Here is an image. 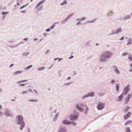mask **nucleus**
<instances>
[{"label": "nucleus", "instance_id": "nucleus-1", "mask_svg": "<svg viewBox=\"0 0 132 132\" xmlns=\"http://www.w3.org/2000/svg\"><path fill=\"white\" fill-rule=\"evenodd\" d=\"M16 118L18 119V124H21V126L20 127V129L22 130L25 126V123L24 121H23V117L21 116L18 115L17 116Z\"/></svg>", "mask_w": 132, "mask_h": 132}, {"label": "nucleus", "instance_id": "nucleus-2", "mask_svg": "<svg viewBox=\"0 0 132 132\" xmlns=\"http://www.w3.org/2000/svg\"><path fill=\"white\" fill-rule=\"evenodd\" d=\"M102 54L107 59L109 58L111 56L113 53H111L108 51H105L103 52Z\"/></svg>", "mask_w": 132, "mask_h": 132}, {"label": "nucleus", "instance_id": "nucleus-3", "mask_svg": "<svg viewBox=\"0 0 132 132\" xmlns=\"http://www.w3.org/2000/svg\"><path fill=\"white\" fill-rule=\"evenodd\" d=\"M129 85H128L124 88L123 89V92L122 94L123 95H127L129 90Z\"/></svg>", "mask_w": 132, "mask_h": 132}, {"label": "nucleus", "instance_id": "nucleus-4", "mask_svg": "<svg viewBox=\"0 0 132 132\" xmlns=\"http://www.w3.org/2000/svg\"><path fill=\"white\" fill-rule=\"evenodd\" d=\"M106 58L102 54L99 56V60L100 62H104L106 61Z\"/></svg>", "mask_w": 132, "mask_h": 132}, {"label": "nucleus", "instance_id": "nucleus-5", "mask_svg": "<svg viewBox=\"0 0 132 132\" xmlns=\"http://www.w3.org/2000/svg\"><path fill=\"white\" fill-rule=\"evenodd\" d=\"M131 96L132 98V94L131 95L130 94H128L127 95V98H126L125 100V104H127L129 101L130 97Z\"/></svg>", "mask_w": 132, "mask_h": 132}, {"label": "nucleus", "instance_id": "nucleus-6", "mask_svg": "<svg viewBox=\"0 0 132 132\" xmlns=\"http://www.w3.org/2000/svg\"><path fill=\"white\" fill-rule=\"evenodd\" d=\"M105 104L103 103H100L97 106V108L98 110H102L104 108Z\"/></svg>", "mask_w": 132, "mask_h": 132}, {"label": "nucleus", "instance_id": "nucleus-7", "mask_svg": "<svg viewBox=\"0 0 132 132\" xmlns=\"http://www.w3.org/2000/svg\"><path fill=\"white\" fill-rule=\"evenodd\" d=\"M78 117V116L77 115L72 114L70 116V119L71 120H75L77 119Z\"/></svg>", "mask_w": 132, "mask_h": 132}, {"label": "nucleus", "instance_id": "nucleus-8", "mask_svg": "<svg viewBox=\"0 0 132 132\" xmlns=\"http://www.w3.org/2000/svg\"><path fill=\"white\" fill-rule=\"evenodd\" d=\"M66 129L65 128L61 127H60L58 130L59 132H65Z\"/></svg>", "mask_w": 132, "mask_h": 132}, {"label": "nucleus", "instance_id": "nucleus-9", "mask_svg": "<svg viewBox=\"0 0 132 132\" xmlns=\"http://www.w3.org/2000/svg\"><path fill=\"white\" fill-rule=\"evenodd\" d=\"M131 113L130 112H128V113L126 115L123 116L124 119H127L130 115Z\"/></svg>", "mask_w": 132, "mask_h": 132}, {"label": "nucleus", "instance_id": "nucleus-10", "mask_svg": "<svg viewBox=\"0 0 132 132\" xmlns=\"http://www.w3.org/2000/svg\"><path fill=\"white\" fill-rule=\"evenodd\" d=\"M45 1V0L42 1L40 2H39L37 5V6L36 7V9L40 5L42 4Z\"/></svg>", "mask_w": 132, "mask_h": 132}, {"label": "nucleus", "instance_id": "nucleus-11", "mask_svg": "<svg viewBox=\"0 0 132 132\" xmlns=\"http://www.w3.org/2000/svg\"><path fill=\"white\" fill-rule=\"evenodd\" d=\"M76 108L79 111H82L84 110V109L82 108L79 106L78 104H77L76 105Z\"/></svg>", "mask_w": 132, "mask_h": 132}, {"label": "nucleus", "instance_id": "nucleus-12", "mask_svg": "<svg viewBox=\"0 0 132 132\" xmlns=\"http://www.w3.org/2000/svg\"><path fill=\"white\" fill-rule=\"evenodd\" d=\"M63 123L64 124L70 125L71 124V123L69 121L67 120H64L63 121Z\"/></svg>", "mask_w": 132, "mask_h": 132}, {"label": "nucleus", "instance_id": "nucleus-13", "mask_svg": "<svg viewBox=\"0 0 132 132\" xmlns=\"http://www.w3.org/2000/svg\"><path fill=\"white\" fill-rule=\"evenodd\" d=\"M123 95L122 94L119 96L118 97V99L119 101H121L123 97Z\"/></svg>", "mask_w": 132, "mask_h": 132}, {"label": "nucleus", "instance_id": "nucleus-14", "mask_svg": "<svg viewBox=\"0 0 132 132\" xmlns=\"http://www.w3.org/2000/svg\"><path fill=\"white\" fill-rule=\"evenodd\" d=\"M113 67L114 68V72H116L117 74H119V71L117 68L115 66L114 67Z\"/></svg>", "mask_w": 132, "mask_h": 132}, {"label": "nucleus", "instance_id": "nucleus-15", "mask_svg": "<svg viewBox=\"0 0 132 132\" xmlns=\"http://www.w3.org/2000/svg\"><path fill=\"white\" fill-rule=\"evenodd\" d=\"M22 72V71H16L14 72L13 75H18L19 74H20Z\"/></svg>", "mask_w": 132, "mask_h": 132}, {"label": "nucleus", "instance_id": "nucleus-16", "mask_svg": "<svg viewBox=\"0 0 132 132\" xmlns=\"http://www.w3.org/2000/svg\"><path fill=\"white\" fill-rule=\"evenodd\" d=\"M132 123V121L130 120L127 121L125 123V125Z\"/></svg>", "mask_w": 132, "mask_h": 132}, {"label": "nucleus", "instance_id": "nucleus-17", "mask_svg": "<svg viewBox=\"0 0 132 132\" xmlns=\"http://www.w3.org/2000/svg\"><path fill=\"white\" fill-rule=\"evenodd\" d=\"M121 31V28H119L116 31V34H118L119 32H120Z\"/></svg>", "mask_w": 132, "mask_h": 132}, {"label": "nucleus", "instance_id": "nucleus-18", "mask_svg": "<svg viewBox=\"0 0 132 132\" xmlns=\"http://www.w3.org/2000/svg\"><path fill=\"white\" fill-rule=\"evenodd\" d=\"M94 93L93 92H91L90 93H89L88 94V96H93L94 95Z\"/></svg>", "mask_w": 132, "mask_h": 132}, {"label": "nucleus", "instance_id": "nucleus-19", "mask_svg": "<svg viewBox=\"0 0 132 132\" xmlns=\"http://www.w3.org/2000/svg\"><path fill=\"white\" fill-rule=\"evenodd\" d=\"M130 108L128 106H127L126 108V109H124L123 110V111L124 112H125V113H126L128 110Z\"/></svg>", "mask_w": 132, "mask_h": 132}, {"label": "nucleus", "instance_id": "nucleus-20", "mask_svg": "<svg viewBox=\"0 0 132 132\" xmlns=\"http://www.w3.org/2000/svg\"><path fill=\"white\" fill-rule=\"evenodd\" d=\"M67 4V1H66L65 0H64L63 1V2L60 4V5H62L64 4Z\"/></svg>", "mask_w": 132, "mask_h": 132}, {"label": "nucleus", "instance_id": "nucleus-21", "mask_svg": "<svg viewBox=\"0 0 132 132\" xmlns=\"http://www.w3.org/2000/svg\"><path fill=\"white\" fill-rule=\"evenodd\" d=\"M116 90H117V92H118L119 90V85L118 84H116Z\"/></svg>", "mask_w": 132, "mask_h": 132}, {"label": "nucleus", "instance_id": "nucleus-22", "mask_svg": "<svg viewBox=\"0 0 132 132\" xmlns=\"http://www.w3.org/2000/svg\"><path fill=\"white\" fill-rule=\"evenodd\" d=\"M29 101L30 102H37L38 101V100H35V99H30L29 100Z\"/></svg>", "mask_w": 132, "mask_h": 132}, {"label": "nucleus", "instance_id": "nucleus-23", "mask_svg": "<svg viewBox=\"0 0 132 132\" xmlns=\"http://www.w3.org/2000/svg\"><path fill=\"white\" fill-rule=\"evenodd\" d=\"M73 14H70L68 15V16L66 18L65 20H67L70 17H71L73 15Z\"/></svg>", "mask_w": 132, "mask_h": 132}, {"label": "nucleus", "instance_id": "nucleus-24", "mask_svg": "<svg viewBox=\"0 0 132 132\" xmlns=\"http://www.w3.org/2000/svg\"><path fill=\"white\" fill-rule=\"evenodd\" d=\"M130 130L129 127L126 128V132H130Z\"/></svg>", "mask_w": 132, "mask_h": 132}, {"label": "nucleus", "instance_id": "nucleus-25", "mask_svg": "<svg viewBox=\"0 0 132 132\" xmlns=\"http://www.w3.org/2000/svg\"><path fill=\"white\" fill-rule=\"evenodd\" d=\"M130 16L129 15H127L124 18V19H128L130 18Z\"/></svg>", "mask_w": 132, "mask_h": 132}, {"label": "nucleus", "instance_id": "nucleus-26", "mask_svg": "<svg viewBox=\"0 0 132 132\" xmlns=\"http://www.w3.org/2000/svg\"><path fill=\"white\" fill-rule=\"evenodd\" d=\"M27 81V80H22L21 81H19L18 82V83H19L22 82H25L26 81Z\"/></svg>", "mask_w": 132, "mask_h": 132}, {"label": "nucleus", "instance_id": "nucleus-27", "mask_svg": "<svg viewBox=\"0 0 132 132\" xmlns=\"http://www.w3.org/2000/svg\"><path fill=\"white\" fill-rule=\"evenodd\" d=\"M85 17H83L82 18H81V19H77V20H80L81 21H83L84 20H85Z\"/></svg>", "mask_w": 132, "mask_h": 132}, {"label": "nucleus", "instance_id": "nucleus-28", "mask_svg": "<svg viewBox=\"0 0 132 132\" xmlns=\"http://www.w3.org/2000/svg\"><path fill=\"white\" fill-rule=\"evenodd\" d=\"M45 68V67H42L41 68H39L38 69V70H43Z\"/></svg>", "mask_w": 132, "mask_h": 132}, {"label": "nucleus", "instance_id": "nucleus-29", "mask_svg": "<svg viewBox=\"0 0 132 132\" xmlns=\"http://www.w3.org/2000/svg\"><path fill=\"white\" fill-rule=\"evenodd\" d=\"M8 13V12H2V14L3 15H5V14H7Z\"/></svg>", "mask_w": 132, "mask_h": 132}, {"label": "nucleus", "instance_id": "nucleus-30", "mask_svg": "<svg viewBox=\"0 0 132 132\" xmlns=\"http://www.w3.org/2000/svg\"><path fill=\"white\" fill-rule=\"evenodd\" d=\"M32 66V65H30L27 67V68H26L25 69H29Z\"/></svg>", "mask_w": 132, "mask_h": 132}, {"label": "nucleus", "instance_id": "nucleus-31", "mask_svg": "<svg viewBox=\"0 0 132 132\" xmlns=\"http://www.w3.org/2000/svg\"><path fill=\"white\" fill-rule=\"evenodd\" d=\"M128 58L130 61L132 60V58L131 56H129L128 57Z\"/></svg>", "mask_w": 132, "mask_h": 132}, {"label": "nucleus", "instance_id": "nucleus-32", "mask_svg": "<svg viewBox=\"0 0 132 132\" xmlns=\"http://www.w3.org/2000/svg\"><path fill=\"white\" fill-rule=\"evenodd\" d=\"M127 54H128L127 53L125 52V53H123L122 54V56H126V55H127Z\"/></svg>", "mask_w": 132, "mask_h": 132}, {"label": "nucleus", "instance_id": "nucleus-33", "mask_svg": "<svg viewBox=\"0 0 132 132\" xmlns=\"http://www.w3.org/2000/svg\"><path fill=\"white\" fill-rule=\"evenodd\" d=\"M71 124L74 125H75L76 124V123L74 122H72L71 123Z\"/></svg>", "mask_w": 132, "mask_h": 132}, {"label": "nucleus", "instance_id": "nucleus-34", "mask_svg": "<svg viewBox=\"0 0 132 132\" xmlns=\"http://www.w3.org/2000/svg\"><path fill=\"white\" fill-rule=\"evenodd\" d=\"M55 25L53 24L51 27V28L52 29H53L55 27Z\"/></svg>", "mask_w": 132, "mask_h": 132}, {"label": "nucleus", "instance_id": "nucleus-35", "mask_svg": "<svg viewBox=\"0 0 132 132\" xmlns=\"http://www.w3.org/2000/svg\"><path fill=\"white\" fill-rule=\"evenodd\" d=\"M27 93V91H24L22 93V94H24V93Z\"/></svg>", "mask_w": 132, "mask_h": 132}, {"label": "nucleus", "instance_id": "nucleus-36", "mask_svg": "<svg viewBox=\"0 0 132 132\" xmlns=\"http://www.w3.org/2000/svg\"><path fill=\"white\" fill-rule=\"evenodd\" d=\"M88 97V96L87 95H86L85 96H84L82 97V98L83 99H84L86 97Z\"/></svg>", "mask_w": 132, "mask_h": 132}, {"label": "nucleus", "instance_id": "nucleus-37", "mask_svg": "<svg viewBox=\"0 0 132 132\" xmlns=\"http://www.w3.org/2000/svg\"><path fill=\"white\" fill-rule=\"evenodd\" d=\"M26 6L25 5H23L22 7H20V9H22L24 8Z\"/></svg>", "mask_w": 132, "mask_h": 132}, {"label": "nucleus", "instance_id": "nucleus-38", "mask_svg": "<svg viewBox=\"0 0 132 132\" xmlns=\"http://www.w3.org/2000/svg\"><path fill=\"white\" fill-rule=\"evenodd\" d=\"M43 6H41L40 7L39 9L38 10V11L41 10L43 8Z\"/></svg>", "mask_w": 132, "mask_h": 132}, {"label": "nucleus", "instance_id": "nucleus-39", "mask_svg": "<svg viewBox=\"0 0 132 132\" xmlns=\"http://www.w3.org/2000/svg\"><path fill=\"white\" fill-rule=\"evenodd\" d=\"M50 29L48 28V29H46V31L47 32H48V31H50Z\"/></svg>", "mask_w": 132, "mask_h": 132}, {"label": "nucleus", "instance_id": "nucleus-40", "mask_svg": "<svg viewBox=\"0 0 132 132\" xmlns=\"http://www.w3.org/2000/svg\"><path fill=\"white\" fill-rule=\"evenodd\" d=\"M124 36H123L122 37H121L120 39V40H123V39H124Z\"/></svg>", "mask_w": 132, "mask_h": 132}, {"label": "nucleus", "instance_id": "nucleus-41", "mask_svg": "<svg viewBox=\"0 0 132 132\" xmlns=\"http://www.w3.org/2000/svg\"><path fill=\"white\" fill-rule=\"evenodd\" d=\"M26 84H20L19 85V86H24V85H26Z\"/></svg>", "mask_w": 132, "mask_h": 132}, {"label": "nucleus", "instance_id": "nucleus-42", "mask_svg": "<svg viewBox=\"0 0 132 132\" xmlns=\"http://www.w3.org/2000/svg\"><path fill=\"white\" fill-rule=\"evenodd\" d=\"M115 80H112L111 81V82L112 83H114L115 82Z\"/></svg>", "mask_w": 132, "mask_h": 132}, {"label": "nucleus", "instance_id": "nucleus-43", "mask_svg": "<svg viewBox=\"0 0 132 132\" xmlns=\"http://www.w3.org/2000/svg\"><path fill=\"white\" fill-rule=\"evenodd\" d=\"M28 40V39L26 38H25L23 40Z\"/></svg>", "mask_w": 132, "mask_h": 132}, {"label": "nucleus", "instance_id": "nucleus-44", "mask_svg": "<svg viewBox=\"0 0 132 132\" xmlns=\"http://www.w3.org/2000/svg\"><path fill=\"white\" fill-rule=\"evenodd\" d=\"M58 59H59V61H60L62 59V58H58Z\"/></svg>", "mask_w": 132, "mask_h": 132}, {"label": "nucleus", "instance_id": "nucleus-45", "mask_svg": "<svg viewBox=\"0 0 132 132\" xmlns=\"http://www.w3.org/2000/svg\"><path fill=\"white\" fill-rule=\"evenodd\" d=\"M131 43L130 42H128L127 44V45H128L129 44H131Z\"/></svg>", "mask_w": 132, "mask_h": 132}, {"label": "nucleus", "instance_id": "nucleus-46", "mask_svg": "<svg viewBox=\"0 0 132 132\" xmlns=\"http://www.w3.org/2000/svg\"><path fill=\"white\" fill-rule=\"evenodd\" d=\"M13 65V64H11L10 66V68L11 67H12V66Z\"/></svg>", "mask_w": 132, "mask_h": 132}, {"label": "nucleus", "instance_id": "nucleus-47", "mask_svg": "<svg viewBox=\"0 0 132 132\" xmlns=\"http://www.w3.org/2000/svg\"><path fill=\"white\" fill-rule=\"evenodd\" d=\"M80 23V21H79L76 24V25H78V24H79Z\"/></svg>", "mask_w": 132, "mask_h": 132}, {"label": "nucleus", "instance_id": "nucleus-48", "mask_svg": "<svg viewBox=\"0 0 132 132\" xmlns=\"http://www.w3.org/2000/svg\"><path fill=\"white\" fill-rule=\"evenodd\" d=\"M86 111H88L89 110L88 108H87V107H86Z\"/></svg>", "mask_w": 132, "mask_h": 132}, {"label": "nucleus", "instance_id": "nucleus-49", "mask_svg": "<svg viewBox=\"0 0 132 132\" xmlns=\"http://www.w3.org/2000/svg\"><path fill=\"white\" fill-rule=\"evenodd\" d=\"M73 57V56H71L70 57H69V58L70 59H71V58H72Z\"/></svg>", "mask_w": 132, "mask_h": 132}, {"label": "nucleus", "instance_id": "nucleus-50", "mask_svg": "<svg viewBox=\"0 0 132 132\" xmlns=\"http://www.w3.org/2000/svg\"><path fill=\"white\" fill-rule=\"evenodd\" d=\"M129 72H132V68H131V69L129 70Z\"/></svg>", "mask_w": 132, "mask_h": 132}, {"label": "nucleus", "instance_id": "nucleus-51", "mask_svg": "<svg viewBox=\"0 0 132 132\" xmlns=\"http://www.w3.org/2000/svg\"><path fill=\"white\" fill-rule=\"evenodd\" d=\"M49 52V51L48 50H47L46 52V53H47Z\"/></svg>", "mask_w": 132, "mask_h": 132}, {"label": "nucleus", "instance_id": "nucleus-52", "mask_svg": "<svg viewBox=\"0 0 132 132\" xmlns=\"http://www.w3.org/2000/svg\"><path fill=\"white\" fill-rule=\"evenodd\" d=\"M80 105L81 106H83V104H80Z\"/></svg>", "mask_w": 132, "mask_h": 132}, {"label": "nucleus", "instance_id": "nucleus-53", "mask_svg": "<svg viewBox=\"0 0 132 132\" xmlns=\"http://www.w3.org/2000/svg\"><path fill=\"white\" fill-rule=\"evenodd\" d=\"M2 108V106L1 105H0V110Z\"/></svg>", "mask_w": 132, "mask_h": 132}, {"label": "nucleus", "instance_id": "nucleus-54", "mask_svg": "<svg viewBox=\"0 0 132 132\" xmlns=\"http://www.w3.org/2000/svg\"><path fill=\"white\" fill-rule=\"evenodd\" d=\"M2 115V113L1 112H0V116H1Z\"/></svg>", "mask_w": 132, "mask_h": 132}, {"label": "nucleus", "instance_id": "nucleus-55", "mask_svg": "<svg viewBox=\"0 0 132 132\" xmlns=\"http://www.w3.org/2000/svg\"><path fill=\"white\" fill-rule=\"evenodd\" d=\"M25 11H21V12L23 13H24L25 12Z\"/></svg>", "mask_w": 132, "mask_h": 132}, {"label": "nucleus", "instance_id": "nucleus-56", "mask_svg": "<svg viewBox=\"0 0 132 132\" xmlns=\"http://www.w3.org/2000/svg\"><path fill=\"white\" fill-rule=\"evenodd\" d=\"M70 79V77H68V80H69V79Z\"/></svg>", "mask_w": 132, "mask_h": 132}, {"label": "nucleus", "instance_id": "nucleus-57", "mask_svg": "<svg viewBox=\"0 0 132 132\" xmlns=\"http://www.w3.org/2000/svg\"><path fill=\"white\" fill-rule=\"evenodd\" d=\"M57 59H58V58H55L54 59V60H56Z\"/></svg>", "mask_w": 132, "mask_h": 132}, {"label": "nucleus", "instance_id": "nucleus-58", "mask_svg": "<svg viewBox=\"0 0 132 132\" xmlns=\"http://www.w3.org/2000/svg\"><path fill=\"white\" fill-rule=\"evenodd\" d=\"M132 67V63L130 65V67Z\"/></svg>", "mask_w": 132, "mask_h": 132}, {"label": "nucleus", "instance_id": "nucleus-59", "mask_svg": "<svg viewBox=\"0 0 132 132\" xmlns=\"http://www.w3.org/2000/svg\"><path fill=\"white\" fill-rule=\"evenodd\" d=\"M98 45V43H96V46H97Z\"/></svg>", "mask_w": 132, "mask_h": 132}, {"label": "nucleus", "instance_id": "nucleus-60", "mask_svg": "<svg viewBox=\"0 0 132 132\" xmlns=\"http://www.w3.org/2000/svg\"><path fill=\"white\" fill-rule=\"evenodd\" d=\"M29 90L30 91V92L31 91V89H29Z\"/></svg>", "mask_w": 132, "mask_h": 132}, {"label": "nucleus", "instance_id": "nucleus-61", "mask_svg": "<svg viewBox=\"0 0 132 132\" xmlns=\"http://www.w3.org/2000/svg\"><path fill=\"white\" fill-rule=\"evenodd\" d=\"M35 92H36V93H37V92L36 90H35Z\"/></svg>", "mask_w": 132, "mask_h": 132}, {"label": "nucleus", "instance_id": "nucleus-62", "mask_svg": "<svg viewBox=\"0 0 132 132\" xmlns=\"http://www.w3.org/2000/svg\"><path fill=\"white\" fill-rule=\"evenodd\" d=\"M110 12L111 13H113V12L112 11H111V12Z\"/></svg>", "mask_w": 132, "mask_h": 132}, {"label": "nucleus", "instance_id": "nucleus-63", "mask_svg": "<svg viewBox=\"0 0 132 132\" xmlns=\"http://www.w3.org/2000/svg\"><path fill=\"white\" fill-rule=\"evenodd\" d=\"M33 0H30V2H32Z\"/></svg>", "mask_w": 132, "mask_h": 132}, {"label": "nucleus", "instance_id": "nucleus-64", "mask_svg": "<svg viewBox=\"0 0 132 132\" xmlns=\"http://www.w3.org/2000/svg\"><path fill=\"white\" fill-rule=\"evenodd\" d=\"M96 20V19H94L93 20L94 21L95 20Z\"/></svg>", "mask_w": 132, "mask_h": 132}]
</instances>
